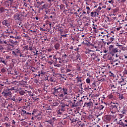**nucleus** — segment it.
Segmentation results:
<instances>
[{
	"instance_id": "1",
	"label": "nucleus",
	"mask_w": 127,
	"mask_h": 127,
	"mask_svg": "<svg viewBox=\"0 0 127 127\" xmlns=\"http://www.w3.org/2000/svg\"><path fill=\"white\" fill-rule=\"evenodd\" d=\"M53 89L54 91L53 92V94L54 96H56V97H57L58 95H60L62 92V87L60 86L55 87Z\"/></svg>"
},
{
	"instance_id": "2",
	"label": "nucleus",
	"mask_w": 127,
	"mask_h": 127,
	"mask_svg": "<svg viewBox=\"0 0 127 127\" xmlns=\"http://www.w3.org/2000/svg\"><path fill=\"white\" fill-rule=\"evenodd\" d=\"M117 125H119V127H127V120L125 119H121L117 123Z\"/></svg>"
},
{
	"instance_id": "3",
	"label": "nucleus",
	"mask_w": 127,
	"mask_h": 127,
	"mask_svg": "<svg viewBox=\"0 0 127 127\" xmlns=\"http://www.w3.org/2000/svg\"><path fill=\"white\" fill-rule=\"evenodd\" d=\"M91 52H94V51L87 50V51L84 52V53H85V55L87 57H90V56H93V55H95L94 53H91Z\"/></svg>"
},
{
	"instance_id": "4",
	"label": "nucleus",
	"mask_w": 127,
	"mask_h": 127,
	"mask_svg": "<svg viewBox=\"0 0 127 127\" xmlns=\"http://www.w3.org/2000/svg\"><path fill=\"white\" fill-rule=\"evenodd\" d=\"M2 24L5 25L6 27H10V22L8 20L5 19L2 21Z\"/></svg>"
},
{
	"instance_id": "5",
	"label": "nucleus",
	"mask_w": 127,
	"mask_h": 127,
	"mask_svg": "<svg viewBox=\"0 0 127 127\" xmlns=\"http://www.w3.org/2000/svg\"><path fill=\"white\" fill-rule=\"evenodd\" d=\"M107 37V41H109V42H111V43H113V42L115 41V38H114V36L113 37H111V36L108 34V35H106Z\"/></svg>"
},
{
	"instance_id": "6",
	"label": "nucleus",
	"mask_w": 127,
	"mask_h": 127,
	"mask_svg": "<svg viewBox=\"0 0 127 127\" xmlns=\"http://www.w3.org/2000/svg\"><path fill=\"white\" fill-rule=\"evenodd\" d=\"M120 76H121V81H119L118 82V84H122V83H124V82H126V79H127V76H125V74L122 75V74H120Z\"/></svg>"
},
{
	"instance_id": "7",
	"label": "nucleus",
	"mask_w": 127,
	"mask_h": 127,
	"mask_svg": "<svg viewBox=\"0 0 127 127\" xmlns=\"http://www.w3.org/2000/svg\"><path fill=\"white\" fill-rule=\"evenodd\" d=\"M66 106L67 107H68V105H66V104H65V103L62 102L61 103V109H60V111H61L62 112H65V111L66 110Z\"/></svg>"
},
{
	"instance_id": "8",
	"label": "nucleus",
	"mask_w": 127,
	"mask_h": 127,
	"mask_svg": "<svg viewBox=\"0 0 127 127\" xmlns=\"http://www.w3.org/2000/svg\"><path fill=\"white\" fill-rule=\"evenodd\" d=\"M11 92L10 91H5L2 93L4 97H11Z\"/></svg>"
},
{
	"instance_id": "9",
	"label": "nucleus",
	"mask_w": 127,
	"mask_h": 127,
	"mask_svg": "<svg viewBox=\"0 0 127 127\" xmlns=\"http://www.w3.org/2000/svg\"><path fill=\"white\" fill-rule=\"evenodd\" d=\"M119 52V50H118V48H114L112 49V50L110 52V54H111V55L112 56H114L115 55V53H117Z\"/></svg>"
},
{
	"instance_id": "10",
	"label": "nucleus",
	"mask_w": 127,
	"mask_h": 127,
	"mask_svg": "<svg viewBox=\"0 0 127 127\" xmlns=\"http://www.w3.org/2000/svg\"><path fill=\"white\" fill-rule=\"evenodd\" d=\"M62 91H63V94H64V96H65V95H68V88L63 86Z\"/></svg>"
},
{
	"instance_id": "11",
	"label": "nucleus",
	"mask_w": 127,
	"mask_h": 127,
	"mask_svg": "<svg viewBox=\"0 0 127 127\" xmlns=\"http://www.w3.org/2000/svg\"><path fill=\"white\" fill-rule=\"evenodd\" d=\"M113 104L114 105L111 106L112 109H116V110H118L119 108H118L119 107V103H118V102H117L116 103H113Z\"/></svg>"
},
{
	"instance_id": "12",
	"label": "nucleus",
	"mask_w": 127,
	"mask_h": 127,
	"mask_svg": "<svg viewBox=\"0 0 127 127\" xmlns=\"http://www.w3.org/2000/svg\"><path fill=\"white\" fill-rule=\"evenodd\" d=\"M13 17L14 20H19L20 19V17H19V14L17 13H15Z\"/></svg>"
},
{
	"instance_id": "13",
	"label": "nucleus",
	"mask_w": 127,
	"mask_h": 127,
	"mask_svg": "<svg viewBox=\"0 0 127 127\" xmlns=\"http://www.w3.org/2000/svg\"><path fill=\"white\" fill-rule=\"evenodd\" d=\"M58 96H59V98H61V99H64V100H65V99H67V97H65L64 98V96H65V94L64 93H60L59 95H58Z\"/></svg>"
},
{
	"instance_id": "14",
	"label": "nucleus",
	"mask_w": 127,
	"mask_h": 127,
	"mask_svg": "<svg viewBox=\"0 0 127 127\" xmlns=\"http://www.w3.org/2000/svg\"><path fill=\"white\" fill-rule=\"evenodd\" d=\"M11 43H12V45L11 46H12L13 47V46H14V45H18V42L16 41H13V40H11L10 41Z\"/></svg>"
},
{
	"instance_id": "15",
	"label": "nucleus",
	"mask_w": 127,
	"mask_h": 127,
	"mask_svg": "<svg viewBox=\"0 0 127 127\" xmlns=\"http://www.w3.org/2000/svg\"><path fill=\"white\" fill-rule=\"evenodd\" d=\"M5 33L10 34V33H12V31L11 30L10 28H9V27H8V29H7L5 31Z\"/></svg>"
},
{
	"instance_id": "16",
	"label": "nucleus",
	"mask_w": 127,
	"mask_h": 127,
	"mask_svg": "<svg viewBox=\"0 0 127 127\" xmlns=\"http://www.w3.org/2000/svg\"><path fill=\"white\" fill-rule=\"evenodd\" d=\"M65 119H67V120H69L71 122H73V120H74V118H73V115H69L67 116Z\"/></svg>"
},
{
	"instance_id": "17",
	"label": "nucleus",
	"mask_w": 127,
	"mask_h": 127,
	"mask_svg": "<svg viewBox=\"0 0 127 127\" xmlns=\"http://www.w3.org/2000/svg\"><path fill=\"white\" fill-rule=\"evenodd\" d=\"M76 60L79 62H81V55L79 54H77L76 55Z\"/></svg>"
},
{
	"instance_id": "18",
	"label": "nucleus",
	"mask_w": 127,
	"mask_h": 127,
	"mask_svg": "<svg viewBox=\"0 0 127 127\" xmlns=\"http://www.w3.org/2000/svg\"><path fill=\"white\" fill-rule=\"evenodd\" d=\"M25 92H27V93H28V95L30 96V97H33V96H34L33 93H32L31 91H27L26 90H25Z\"/></svg>"
},
{
	"instance_id": "19",
	"label": "nucleus",
	"mask_w": 127,
	"mask_h": 127,
	"mask_svg": "<svg viewBox=\"0 0 127 127\" xmlns=\"http://www.w3.org/2000/svg\"><path fill=\"white\" fill-rule=\"evenodd\" d=\"M84 105H86L87 107H91V106L93 105V102H92V101H90L89 102H86L85 103Z\"/></svg>"
},
{
	"instance_id": "20",
	"label": "nucleus",
	"mask_w": 127,
	"mask_h": 127,
	"mask_svg": "<svg viewBox=\"0 0 127 127\" xmlns=\"http://www.w3.org/2000/svg\"><path fill=\"white\" fill-rule=\"evenodd\" d=\"M19 94L20 96H23L25 94V91L24 90H19Z\"/></svg>"
},
{
	"instance_id": "21",
	"label": "nucleus",
	"mask_w": 127,
	"mask_h": 127,
	"mask_svg": "<svg viewBox=\"0 0 127 127\" xmlns=\"http://www.w3.org/2000/svg\"><path fill=\"white\" fill-rule=\"evenodd\" d=\"M54 47L56 50H58V49H59V47H60V44H56L55 45Z\"/></svg>"
},
{
	"instance_id": "22",
	"label": "nucleus",
	"mask_w": 127,
	"mask_h": 127,
	"mask_svg": "<svg viewBox=\"0 0 127 127\" xmlns=\"http://www.w3.org/2000/svg\"><path fill=\"white\" fill-rule=\"evenodd\" d=\"M46 73V72H44L43 70L38 71V74H40L42 76H43V75H45Z\"/></svg>"
},
{
	"instance_id": "23",
	"label": "nucleus",
	"mask_w": 127,
	"mask_h": 127,
	"mask_svg": "<svg viewBox=\"0 0 127 127\" xmlns=\"http://www.w3.org/2000/svg\"><path fill=\"white\" fill-rule=\"evenodd\" d=\"M34 127H43L42 126V125H41V123L39 122L37 123Z\"/></svg>"
},
{
	"instance_id": "24",
	"label": "nucleus",
	"mask_w": 127,
	"mask_h": 127,
	"mask_svg": "<svg viewBox=\"0 0 127 127\" xmlns=\"http://www.w3.org/2000/svg\"><path fill=\"white\" fill-rule=\"evenodd\" d=\"M0 62L1 63H3V64H4V65H6V63H5V61H3V58H0Z\"/></svg>"
},
{
	"instance_id": "25",
	"label": "nucleus",
	"mask_w": 127,
	"mask_h": 127,
	"mask_svg": "<svg viewBox=\"0 0 127 127\" xmlns=\"http://www.w3.org/2000/svg\"><path fill=\"white\" fill-rule=\"evenodd\" d=\"M21 15L22 16H24L25 17H26L27 16V14L24 11L21 12Z\"/></svg>"
},
{
	"instance_id": "26",
	"label": "nucleus",
	"mask_w": 127,
	"mask_h": 127,
	"mask_svg": "<svg viewBox=\"0 0 127 127\" xmlns=\"http://www.w3.org/2000/svg\"><path fill=\"white\" fill-rule=\"evenodd\" d=\"M76 79H77V83H79V82L81 83V82H82V79H81V77L77 76L76 77Z\"/></svg>"
},
{
	"instance_id": "27",
	"label": "nucleus",
	"mask_w": 127,
	"mask_h": 127,
	"mask_svg": "<svg viewBox=\"0 0 127 127\" xmlns=\"http://www.w3.org/2000/svg\"><path fill=\"white\" fill-rule=\"evenodd\" d=\"M104 108H105V106H104L103 105H100L98 107V110H99V111H102V110H103Z\"/></svg>"
},
{
	"instance_id": "28",
	"label": "nucleus",
	"mask_w": 127,
	"mask_h": 127,
	"mask_svg": "<svg viewBox=\"0 0 127 127\" xmlns=\"http://www.w3.org/2000/svg\"><path fill=\"white\" fill-rule=\"evenodd\" d=\"M4 10H7V9L3 8V7H1L0 8V11L1 13H2V12H3V11H4Z\"/></svg>"
},
{
	"instance_id": "29",
	"label": "nucleus",
	"mask_w": 127,
	"mask_h": 127,
	"mask_svg": "<svg viewBox=\"0 0 127 127\" xmlns=\"http://www.w3.org/2000/svg\"><path fill=\"white\" fill-rule=\"evenodd\" d=\"M46 110L47 111H51L52 110V108L50 107V105H47V107L46 108Z\"/></svg>"
},
{
	"instance_id": "30",
	"label": "nucleus",
	"mask_w": 127,
	"mask_h": 127,
	"mask_svg": "<svg viewBox=\"0 0 127 127\" xmlns=\"http://www.w3.org/2000/svg\"><path fill=\"white\" fill-rule=\"evenodd\" d=\"M105 120L106 121H111V117L110 116H106L105 117Z\"/></svg>"
},
{
	"instance_id": "31",
	"label": "nucleus",
	"mask_w": 127,
	"mask_h": 127,
	"mask_svg": "<svg viewBox=\"0 0 127 127\" xmlns=\"http://www.w3.org/2000/svg\"><path fill=\"white\" fill-rule=\"evenodd\" d=\"M60 9H65V5L63 4L60 5Z\"/></svg>"
},
{
	"instance_id": "32",
	"label": "nucleus",
	"mask_w": 127,
	"mask_h": 127,
	"mask_svg": "<svg viewBox=\"0 0 127 127\" xmlns=\"http://www.w3.org/2000/svg\"><path fill=\"white\" fill-rule=\"evenodd\" d=\"M11 100L12 101H13L14 102H17L18 101V100L17 99H15V98L14 97H13L11 98Z\"/></svg>"
},
{
	"instance_id": "33",
	"label": "nucleus",
	"mask_w": 127,
	"mask_h": 127,
	"mask_svg": "<svg viewBox=\"0 0 127 127\" xmlns=\"http://www.w3.org/2000/svg\"><path fill=\"white\" fill-rule=\"evenodd\" d=\"M32 98L33 100L34 101H39V100H40V99H39V98H35V97H32Z\"/></svg>"
},
{
	"instance_id": "34",
	"label": "nucleus",
	"mask_w": 127,
	"mask_h": 127,
	"mask_svg": "<svg viewBox=\"0 0 127 127\" xmlns=\"http://www.w3.org/2000/svg\"><path fill=\"white\" fill-rule=\"evenodd\" d=\"M114 49V45H112L109 47V50L112 51Z\"/></svg>"
},
{
	"instance_id": "35",
	"label": "nucleus",
	"mask_w": 127,
	"mask_h": 127,
	"mask_svg": "<svg viewBox=\"0 0 127 127\" xmlns=\"http://www.w3.org/2000/svg\"><path fill=\"white\" fill-rule=\"evenodd\" d=\"M50 82H53L54 83H55V80H54V78L53 77H51L50 79Z\"/></svg>"
},
{
	"instance_id": "36",
	"label": "nucleus",
	"mask_w": 127,
	"mask_h": 127,
	"mask_svg": "<svg viewBox=\"0 0 127 127\" xmlns=\"http://www.w3.org/2000/svg\"><path fill=\"white\" fill-rule=\"evenodd\" d=\"M72 71V69H69V68H66L65 69V72L68 73L69 72H71Z\"/></svg>"
},
{
	"instance_id": "37",
	"label": "nucleus",
	"mask_w": 127,
	"mask_h": 127,
	"mask_svg": "<svg viewBox=\"0 0 127 127\" xmlns=\"http://www.w3.org/2000/svg\"><path fill=\"white\" fill-rule=\"evenodd\" d=\"M90 14L92 17H95V12H91Z\"/></svg>"
},
{
	"instance_id": "38",
	"label": "nucleus",
	"mask_w": 127,
	"mask_h": 127,
	"mask_svg": "<svg viewBox=\"0 0 127 127\" xmlns=\"http://www.w3.org/2000/svg\"><path fill=\"white\" fill-rule=\"evenodd\" d=\"M108 98H109V99H113V98H114V95H113V94H110L108 96Z\"/></svg>"
},
{
	"instance_id": "39",
	"label": "nucleus",
	"mask_w": 127,
	"mask_h": 127,
	"mask_svg": "<svg viewBox=\"0 0 127 127\" xmlns=\"http://www.w3.org/2000/svg\"><path fill=\"white\" fill-rule=\"evenodd\" d=\"M83 102H81L80 101H78V106L79 107H82V106H83Z\"/></svg>"
},
{
	"instance_id": "40",
	"label": "nucleus",
	"mask_w": 127,
	"mask_h": 127,
	"mask_svg": "<svg viewBox=\"0 0 127 127\" xmlns=\"http://www.w3.org/2000/svg\"><path fill=\"white\" fill-rule=\"evenodd\" d=\"M86 83H88V84L90 83V82H91V80L90 78H88L86 79Z\"/></svg>"
},
{
	"instance_id": "41",
	"label": "nucleus",
	"mask_w": 127,
	"mask_h": 127,
	"mask_svg": "<svg viewBox=\"0 0 127 127\" xmlns=\"http://www.w3.org/2000/svg\"><path fill=\"white\" fill-rule=\"evenodd\" d=\"M5 71H6V70L4 68H3L1 69V72L2 73H5Z\"/></svg>"
},
{
	"instance_id": "42",
	"label": "nucleus",
	"mask_w": 127,
	"mask_h": 127,
	"mask_svg": "<svg viewBox=\"0 0 127 127\" xmlns=\"http://www.w3.org/2000/svg\"><path fill=\"white\" fill-rule=\"evenodd\" d=\"M94 15L95 17H96V16H98L99 15V13L97 11H94Z\"/></svg>"
},
{
	"instance_id": "43",
	"label": "nucleus",
	"mask_w": 127,
	"mask_h": 127,
	"mask_svg": "<svg viewBox=\"0 0 127 127\" xmlns=\"http://www.w3.org/2000/svg\"><path fill=\"white\" fill-rule=\"evenodd\" d=\"M74 107H79V101H78L76 103H75V105H74Z\"/></svg>"
},
{
	"instance_id": "44",
	"label": "nucleus",
	"mask_w": 127,
	"mask_h": 127,
	"mask_svg": "<svg viewBox=\"0 0 127 127\" xmlns=\"http://www.w3.org/2000/svg\"><path fill=\"white\" fill-rule=\"evenodd\" d=\"M9 120V118L8 117H7V116L5 117L4 118V121L5 122H7V121H8Z\"/></svg>"
},
{
	"instance_id": "45",
	"label": "nucleus",
	"mask_w": 127,
	"mask_h": 127,
	"mask_svg": "<svg viewBox=\"0 0 127 127\" xmlns=\"http://www.w3.org/2000/svg\"><path fill=\"white\" fill-rule=\"evenodd\" d=\"M108 2H109V3H111V4H113V3H114V0H109L108 1Z\"/></svg>"
},
{
	"instance_id": "46",
	"label": "nucleus",
	"mask_w": 127,
	"mask_h": 127,
	"mask_svg": "<svg viewBox=\"0 0 127 127\" xmlns=\"http://www.w3.org/2000/svg\"><path fill=\"white\" fill-rule=\"evenodd\" d=\"M15 91V89L14 88V87H12L10 89H8V91Z\"/></svg>"
},
{
	"instance_id": "47",
	"label": "nucleus",
	"mask_w": 127,
	"mask_h": 127,
	"mask_svg": "<svg viewBox=\"0 0 127 127\" xmlns=\"http://www.w3.org/2000/svg\"><path fill=\"white\" fill-rule=\"evenodd\" d=\"M76 105V102L72 103L71 107L72 108H76V106H74Z\"/></svg>"
},
{
	"instance_id": "48",
	"label": "nucleus",
	"mask_w": 127,
	"mask_h": 127,
	"mask_svg": "<svg viewBox=\"0 0 127 127\" xmlns=\"http://www.w3.org/2000/svg\"><path fill=\"white\" fill-rule=\"evenodd\" d=\"M17 83H18V81H14L12 82V85H16Z\"/></svg>"
},
{
	"instance_id": "49",
	"label": "nucleus",
	"mask_w": 127,
	"mask_h": 127,
	"mask_svg": "<svg viewBox=\"0 0 127 127\" xmlns=\"http://www.w3.org/2000/svg\"><path fill=\"white\" fill-rule=\"evenodd\" d=\"M24 49H25L26 50H29V49L28 48V45H27L26 46H24Z\"/></svg>"
},
{
	"instance_id": "50",
	"label": "nucleus",
	"mask_w": 127,
	"mask_h": 127,
	"mask_svg": "<svg viewBox=\"0 0 127 127\" xmlns=\"http://www.w3.org/2000/svg\"><path fill=\"white\" fill-rule=\"evenodd\" d=\"M102 9V7L99 6L98 8L96 9L97 11H100Z\"/></svg>"
},
{
	"instance_id": "51",
	"label": "nucleus",
	"mask_w": 127,
	"mask_h": 127,
	"mask_svg": "<svg viewBox=\"0 0 127 127\" xmlns=\"http://www.w3.org/2000/svg\"><path fill=\"white\" fill-rule=\"evenodd\" d=\"M37 3H38V4H39V5H41V4H42V3H44V2H43V1L37 2Z\"/></svg>"
},
{
	"instance_id": "52",
	"label": "nucleus",
	"mask_w": 127,
	"mask_h": 127,
	"mask_svg": "<svg viewBox=\"0 0 127 127\" xmlns=\"http://www.w3.org/2000/svg\"><path fill=\"white\" fill-rule=\"evenodd\" d=\"M60 66H61V65L60 64H54V66L55 67H60Z\"/></svg>"
},
{
	"instance_id": "53",
	"label": "nucleus",
	"mask_w": 127,
	"mask_h": 127,
	"mask_svg": "<svg viewBox=\"0 0 127 127\" xmlns=\"http://www.w3.org/2000/svg\"><path fill=\"white\" fill-rule=\"evenodd\" d=\"M119 99H121V100H123V99H124V96H123V95H121L119 96Z\"/></svg>"
},
{
	"instance_id": "54",
	"label": "nucleus",
	"mask_w": 127,
	"mask_h": 127,
	"mask_svg": "<svg viewBox=\"0 0 127 127\" xmlns=\"http://www.w3.org/2000/svg\"><path fill=\"white\" fill-rule=\"evenodd\" d=\"M12 54H13V55H15L16 57H17V56H18L17 55H16V53L14 51H12Z\"/></svg>"
},
{
	"instance_id": "55",
	"label": "nucleus",
	"mask_w": 127,
	"mask_h": 127,
	"mask_svg": "<svg viewBox=\"0 0 127 127\" xmlns=\"http://www.w3.org/2000/svg\"><path fill=\"white\" fill-rule=\"evenodd\" d=\"M34 82H35V83H36V84H37L38 83V79H35L34 80Z\"/></svg>"
},
{
	"instance_id": "56",
	"label": "nucleus",
	"mask_w": 127,
	"mask_h": 127,
	"mask_svg": "<svg viewBox=\"0 0 127 127\" xmlns=\"http://www.w3.org/2000/svg\"><path fill=\"white\" fill-rule=\"evenodd\" d=\"M124 114H119V117L121 119H122V118H124Z\"/></svg>"
},
{
	"instance_id": "57",
	"label": "nucleus",
	"mask_w": 127,
	"mask_h": 127,
	"mask_svg": "<svg viewBox=\"0 0 127 127\" xmlns=\"http://www.w3.org/2000/svg\"><path fill=\"white\" fill-rule=\"evenodd\" d=\"M111 87L112 89H116V88H117L115 86V85H111Z\"/></svg>"
},
{
	"instance_id": "58",
	"label": "nucleus",
	"mask_w": 127,
	"mask_h": 127,
	"mask_svg": "<svg viewBox=\"0 0 127 127\" xmlns=\"http://www.w3.org/2000/svg\"><path fill=\"white\" fill-rule=\"evenodd\" d=\"M8 1H10V4H12V2H13V0H7Z\"/></svg>"
},
{
	"instance_id": "59",
	"label": "nucleus",
	"mask_w": 127,
	"mask_h": 127,
	"mask_svg": "<svg viewBox=\"0 0 127 127\" xmlns=\"http://www.w3.org/2000/svg\"><path fill=\"white\" fill-rule=\"evenodd\" d=\"M17 100H18L19 103L20 102H21V101H22V99L21 98H20V97H19Z\"/></svg>"
},
{
	"instance_id": "60",
	"label": "nucleus",
	"mask_w": 127,
	"mask_h": 127,
	"mask_svg": "<svg viewBox=\"0 0 127 127\" xmlns=\"http://www.w3.org/2000/svg\"><path fill=\"white\" fill-rule=\"evenodd\" d=\"M68 75H69V77H74V75L72 74L71 73H68Z\"/></svg>"
},
{
	"instance_id": "61",
	"label": "nucleus",
	"mask_w": 127,
	"mask_h": 127,
	"mask_svg": "<svg viewBox=\"0 0 127 127\" xmlns=\"http://www.w3.org/2000/svg\"><path fill=\"white\" fill-rule=\"evenodd\" d=\"M29 50H30V51H32L33 49H32V46H30L29 48Z\"/></svg>"
},
{
	"instance_id": "62",
	"label": "nucleus",
	"mask_w": 127,
	"mask_h": 127,
	"mask_svg": "<svg viewBox=\"0 0 127 127\" xmlns=\"http://www.w3.org/2000/svg\"><path fill=\"white\" fill-rule=\"evenodd\" d=\"M67 68H68L69 69H70V68H72V65L71 64H68L67 65Z\"/></svg>"
},
{
	"instance_id": "63",
	"label": "nucleus",
	"mask_w": 127,
	"mask_h": 127,
	"mask_svg": "<svg viewBox=\"0 0 127 127\" xmlns=\"http://www.w3.org/2000/svg\"><path fill=\"white\" fill-rule=\"evenodd\" d=\"M47 51H48V52H51V51H52V49H48Z\"/></svg>"
},
{
	"instance_id": "64",
	"label": "nucleus",
	"mask_w": 127,
	"mask_h": 127,
	"mask_svg": "<svg viewBox=\"0 0 127 127\" xmlns=\"http://www.w3.org/2000/svg\"><path fill=\"white\" fill-rule=\"evenodd\" d=\"M15 124H16L15 121H14V120H12V125H14V126L15 125Z\"/></svg>"
}]
</instances>
